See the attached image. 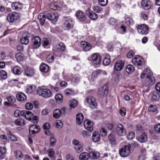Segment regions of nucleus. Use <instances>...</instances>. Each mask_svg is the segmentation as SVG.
Segmentation results:
<instances>
[{
    "label": "nucleus",
    "mask_w": 160,
    "mask_h": 160,
    "mask_svg": "<svg viewBox=\"0 0 160 160\" xmlns=\"http://www.w3.org/2000/svg\"><path fill=\"white\" fill-rule=\"evenodd\" d=\"M37 93L39 96L45 98L51 97L52 95V92L51 90L48 88L42 89L39 88L37 90Z\"/></svg>",
    "instance_id": "nucleus-1"
},
{
    "label": "nucleus",
    "mask_w": 160,
    "mask_h": 160,
    "mask_svg": "<svg viewBox=\"0 0 160 160\" xmlns=\"http://www.w3.org/2000/svg\"><path fill=\"white\" fill-rule=\"evenodd\" d=\"M20 16L18 13L16 12H11L7 15V18L9 22H13L18 20Z\"/></svg>",
    "instance_id": "nucleus-2"
},
{
    "label": "nucleus",
    "mask_w": 160,
    "mask_h": 160,
    "mask_svg": "<svg viewBox=\"0 0 160 160\" xmlns=\"http://www.w3.org/2000/svg\"><path fill=\"white\" fill-rule=\"evenodd\" d=\"M120 155L123 157H127L130 153V146L125 145L122 147L119 151Z\"/></svg>",
    "instance_id": "nucleus-3"
},
{
    "label": "nucleus",
    "mask_w": 160,
    "mask_h": 160,
    "mask_svg": "<svg viewBox=\"0 0 160 160\" xmlns=\"http://www.w3.org/2000/svg\"><path fill=\"white\" fill-rule=\"evenodd\" d=\"M73 20L72 18H68L65 21L62 27L65 30H68L73 27Z\"/></svg>",
    "instance_id": "nucleus-4"
},
{
    "label": "nucleus",
    "mask_w": 160,
    "mask_h": 160,
    "mask_svg": "<svg viewBox=\"0 0 160 160\" xmlns=\"http://www.w3.org/2000/svg\"><path fill=\"white\" fill-rule=\"evenodd\" d=\"M137 31L139 33L142 35H146L148 33V28L146 24L138 25L137 28Z\"/></svg>",
    "instance_id": "nucleus-5"
},
{
    "label": "nucleus",
    "mask_w": 160,
    "mask_h": 160,
    "mask_svg": "<svg viewBox=\"0 0 160 160\" xmlns=\"http://www.w3.org/2000/svg\"><path fill=\"white\" fill-rule=\"evenodd\" d=\"M143 59L140 56H135L132 59V63L135 66H139L142 64Z\"/></svg>",
    "instance_id": "nucleus-6"
},
{
    "label": "nucleus",
    "mask_w": 160,
    "mask_h": 160,
    "mask_svg": "<svg viewBox=\"0 0 160 160\" xmlns=\"http://www.w3.org/2000/svg\"><path fill=\"white\" fill-rule=\"evenodd\" d=\"M86 102L91 108H94L97 106L96 100L95 98L92 96L88 97L86 98Z\"/></svg>",
    "instance_id": "nucleus-7"
},
{
    "label": "nucleus",
    "mask_w": 160,
    "mask_h": 160,
    "mask_svg": "<svg viewBox=\"0 0 160 160\" xmlns=\"http://www.w3.org/2000/svg\"><path fill=\"white\" fill-rule=\"evenodd\" d=\"M116 132L120 136H123L126 134V130L123 126L121 124H118L117 125Z\"/></svg>",
    "instance_id": "nucleus-8"
},
{
    "label": "nucleus",
    "mask_w": 160,
    "mask_h": 160,
    "mask_svg": "<svg viewBox=\"0 0 160 160\" xmlns=\"http://www.w3.org/2000/svg\"><path fill=\"white\" fill-rule=\"evenodd\" d=\"M32 47L34 48H38L41 44V39L38 36L33 37L32 39Z\"/></svg>",
    "instance_id": "nucleus-9"
},
{
    "label": "nucleus",
    "mask_w": 160,
    "mask_h": 160,
    "mask_svg": "<svg viewBox=\"0 0 160 160\" xmlns=\"http://www.w3.org/2000/svg\"><path fill=\"white\" fill-rule=\"evenodd\" d=\"M66 110V108H62L60 110L56 109L53 111V116L54 118H58L61 115L64 114Z\"/></svg>",
    "instance_id": "nucleus-10"
},
{
    "label": "nucleus",
    "mask_w": 160,
    "mask_h": 160,
    "mask_svg": "<svg viewBox=\"0 0 160 160\" xmlns=\"http://www.w3.org/2000/svg\"><path fill=\"white\" fill-rule=\"evenodd\" d=\"M47 18L50 20L52 24H54L58 21V17L56 14L51 13L47 14Z\"/></svg>",
    "instance_id": "nucleus-11"
},
{
    "label": "nucleus",
    "mask_w": 160,
    "mask_h": 160,
    "mask_svg": "<svg viewBox=\"0 0 160 160\" xmlns=\"http://www.w3.org/2000/svg\"><path fill=\"white\" fill-rule=\"evenodd\" d=\"M91 58L92 61L96 64H98L101 62V57L98 53H93L91 56Z\"/></svg>",
    "instance_id": "nucleus-12"
},
{
    "label": "nucleus",
    "mask_w": 160,
    "mask_h": 160,
    "mask_svg": "<svg viewBox=\"0 0 160 160\" xmlns=\"http://www.w3.org/2000/svg\"><path fill=\"white\" fill-rule=\"evenodd\" d=\"M108 89L106 85H104L100 88L98 91V94L102 96H106L108 93Z\"/></svg>",
    "instance_id": "nucleus-13"
},
{
    "label": "nucleus",
    "mask_w": 160,
    "mask_h": 160,
    "mask_svg": "<svg viewBox=\"0 0 160 160\" xmlns=\"http://www.w3.org/2000/svg\"><path fill=\"white\" fill-rule=\"evenodd\" d=\"M84 127L85 128L90 132L93 130V123L92 122L88 120L84 121Z\"/></svg>",
    "instance_id": "nucleus-14"
},
{
    "label": "nucleus",
    "mask_w": 160,
    "mask_h": 160,
    "mask_svg": "<svg viewBox=\"0 0 160 160\" xmlns=\"http://www.w3.org/2000/svg\"><path fill=\"white\" fill-rule=\"evenodd\" d=\"M75 14L77 18L80 21H84L86 18L85 13L81 10L77 11Z\"/></svg>",
    "instance_id": "nucleus-15"
},
{
    "label": "nucleus",
    "mask_w": 160,
    "mask_h": 160,
    "mask_svg": "<svg viewBox=\"0 0 160 160\" xmlns=\"http://www.w3.org/2000/svg\"><path fill=\"white\" fill-rule=\"evenodd\" d=\"M141 5L143 9L148 10L151 8L152 3L149 0H142L141 3Z\"/></svg>",
    "instance_id": "nucleus-16"
},
{
    "label": "nucleus",
    "mask_w": 160,
    "mask_h": 160,
    "mask_svg": "<svg viewBox=\"0 0 160 160\" xmlns=\"http://www.w3.org/2000/svg\"><path fill=\"white\" fill-rule=\"evenodd\" d=\"M24 75L28 77H33L35 74V71L34 69L28 68L25 69L23 72Z\"/></svg>",
    "instance_id": "nucleus-17"
},
{
    "label": "nucleus",
    "mask_w": 160,
    "mask_h": 160,
    "mask_svg": "<svg viewBox=\"0 0 160 160\" xmlns=\"http://www.w3.org/2000/svg\"><path fill=\"white\" fill-rule=\"evenodd\" d=\"M124 63L121 60H118L115 63L114 68L117 71H121L123 68Z\"/></svg>",
    "instance_id": "nucleus-18"
},
{
    "label": "nucleus",
    "mask_w": 160,
    "mask_h": 160,
    "mask_svg": "<svg viewBox=\"0 0 160 160\" xmlns=\"http://www.w3.org/2000/svg\"><path fill=\"white\" fill-rule=\"evenodd\" d=\"M30 37V34L29 33H24L23 37L20 39V42L21 43L26 45L29 42V38Z\"/></svg>",
    "instance_id": "nucleus-19"
},
{
    "label": "nucleus",
    "mask_w": 160,
    "mask_h": 160,
    "mask_svg": "<svg viewBox=\"0 0 160 160\" xmlns=\"http://www.w3.org/2000/svg\"><path fill=\"white\" fill-rule=\"evenodd\" d=\"M81 46L85 51L90 50L92 47L90 44L85 41H82L81 42Z\"/></svg>",
    "instance_id": "nucleus-20"
},
{
    "label": "nucleus",
    "mask_w": 160,
    "mask_h": 160,
    "mask_svg": "<svg viewBox=\"0 0 160 160\" xmlns=\"http://www.w3.org/2000/svg\"><path fill=\"white\" fill-rule=\"evenodd\" d=\"M12 7L13 10L18 11L21 10L23 8L22 4L18 2H13L12 5Z\"/></svg>",
    "instance_id": "nucleus-21"
},
{
    "label": "nucleus",
    "mask_w": 160,
    "mask_h": 160,
    "mask_svg": "<svg viewBox=\"0 0 160 160\" xmlns=\"http://www.w3.org/2000/svg\"><path fill=\"white\" fill-rule=\"evenodd\" d=\"M155 80L152 76L146 77L145 79V84L146 86L152 85L154 84Z\"/></svg>",
    "instance_id": "nucleus-22"
},
{
    "label": "nucleus",
    "mask_w": 160,
    "mask_h": 160,
    "mask_svg": "<svg viewBox=\"0 0 160 160\" xmlns=\"http://www.w3.org/2000/svg\"><path fill=\"white\" fill-rule=\"evenodd\" d=\"M86 12L87 15L92 20H96L98 18V15L94 12L89 10H87Z\"/></svg>",
    "instance_id": "nucleus-23"
},
{
    "label": "nucleus",
    "mask_w": 160,
    "mask_h": 160,
    "mask_svg": "<svg viewBox=\"0 0 160 160\" xmlns=\"http://www.w3.org/2000/svg\"><path fill=\"white\" fill-rule=\"evenodd\" d=\"M16 97L17 100L20 102L25 101L27 98L26 96L21 92H19L17 94Z\"/></svg>",
    "instance_id": "nucleus-24"
},
{
    "label": "nucleus",
    "mask_w": 160,
    "mask_h": 160,
    "mask_svg": "<svg viewBox=\"0 0 160 160\" xmlns=\"http://www.w3.org/2000/svg\"><path fill=\"white\" fill-rule=\"evenodd\" d=\"M24 114H23L22 116H24L26 119L28 120H32V113L30 111L24 110Z\"/></svg>",
    "instance_id": "nucleus-25"
},
{
    "label": "nucleus",
    "mask_w": 160,
    "mask_h": 160,
    "mask_svg": "<svg viewBox=\"0 0 160 160\" xmlns=\"http://www.w3.org/2000/svg\"><path fill=\"white\" fill-rule=\"evenodd\" d=\"M148 139L147 135L145 133H143L138 138V141L141 143L145 142Z\"/></svg>",
    "instance_id": "nucleus-26"
},
{
    "label": "nucleus",
    "mask_w": 160,
    "mask_h": 160,
    "mask_svg": "<svg viewBox=\"0 0 160 160\" xmlns=\"http://www.w3.org/2000/svg\"><path fill=\"white\" fill-rule=\"evenodd\" d=\"M46 17L47 15H45L44 13H40L39 14L38 18L42 25H44Z\"/></svg>",
    "instance_id": "nucleus-27"
},
{
    "label": "nucleus",
    "mask_w": 160,
    "mask_h": 160,
    "mask_svg": "<svg viewBox=\"0 0 160 160\" xmlns=\"http://www.w3.org/2000/svg\"><path fill=\"white\" fill-rule=\"evenodd\" d=\"M79 158L80 160H88L90 158L89 153L86 152H82L80 154Z\"/></svg>",
    "instance_id": "nucleus-28"
},
{
    "label": "nucleus",
    "mask_w": 160,
    "mask_h": 160,
    "mask_svg": "<svg viewBox=\"0 0 160 160\" xmlns=\"http://www.w3.org/2000/svg\"><path fill=\"white\" fill-rule=\"evenodd\" d=\"M100 139V136L99 133L97 132H94L93 133L92 140L95 142H97Z\"/></svg>",
    "instance_id": "nucleus-29"
},
{
    "label": "nucleus",
    "mask_w": 160,
    "mask_h": 160,
    "mask_svg": "<svg viewBox=\"0 0 160 160\" xmlns=\"http://www.w3.org/2000/svg\"><path fill=\"white\" fill-rule=\"evenodd\" d=\"M22 68L18 66H16L14 67L13 69V73L16 75H20L22 73Z\"/></svg>",
    "instance_id": "nucleus-30"
},
{
    "label": "nucleus",
    "mask_w": 160,
    "mask_h": 160,
    "mask_svg": "<svg viewBox=\"0 0 160 160\" xmlns=\"http://www.w3.org/2000/svg\"><path fill=\"white\" fill-rule=\"evenodd\" d=\"M90 158L92 159H97L100 157L99 153L97 152L93 151L89 153Z\"/></svg>",
    "instance_id": "nucleus-31"
},
{
    "label": "nucleus",
    "mask_w": 160,
    "mask_h": 160,
    "mask_svg": "<svg viewBox=\"0 0 160 160\" xmlns=\"http://www.w3.org/2000/svg\"><path fill=\"white\" fill-rule=\"evenodd\" d=\"M83 116L81 113H79L76 116V122L78 124H81L83 121Z\"/></svg>",
    "instance_id": "nucleus-32"
},
{
    "label": "nucleus",
    "mask_w": 160,
    "mask_h": 160,
    "mask_svg": "<svg viewBox=\"0 0 160 160\" xmlns=\"http://www.w3.org/2000/svg\"><path fill=\"white\" fill-rule=\"evenodd\" d=\"M49 69V66L45 64H42L40 66V71L45 73L48 72Z\"/></svg>",
    "instance_id": "nucleus-33"
},
{
    "label": "nucleus",
    "mask_w": 160,
    "mask_h": 160,
    "mask_svg": "<svg viewBox=\"0 0 160 160\" xmlns=\"http://www.w3.org/2000/svg\"><path fill=\"white\" fill-rule=\"evenodd\" d=\"M7 135L12 141H17V137L9 130L7 131Z\"/></svg>",
    "instance_id": "nucleus-34"
},
{
    "label": "nucleus",
    "mask_w": 160,
    "mask_h": 160,
    "mask_svg": "<svg viewBox=\"0 0 160 160\" xmlns=\"http://www.w3.org/2000/svg\"><path fill=\"white\" fill-rule=\"evenodd\" d=\"M108 138L112 144L114 145L116 144V141L113 134H109L108 136Z\"/></svg>",
    "instance_id": "nucleus-35"
},
{
    "label": "nucleus",
    "mask_w": 160,
    "mask_h": 160,
    "mask_svg": "<svg viewBox=\"0 0 160 160\" xmlns=\"http://www.w3.org/2000/svg\"><path fill=\"white\" fill-rule=\"evenodd\" d=\"M125 69L128 74L134 71V68L132 65L129 64L127 66Z\"/></svg>",
    "instance_id": "nucleus-36"
},
{
    "label": "nucleus",
    "mask_w": 160,
    "mask_h": 160,
    "mask_svg": "<svg viewBox=\"0 0 160 160\" xmlns=\"http://www.w3.org/2000/svg\"><path fill=\"white\" fill-rule=\"evenodd\" d=\"M56 102L58 103H60L63 101V96L61 94H57L55 97Z\"/></svg>",
    "instance_id": "nucleus-37"
},
{
    "label": "nucleus",
    "mask_w": 160,
    "mask_h": 160,
    "mask_svg": "<svg viewBox=\"0 0 160 160\" xmlns=\"http://www.w3.org/2000/svg\"><path fill=\"white\" fill-rule=\"evenodd\" d=\"M23 57V54L22 52H18L15 56L16 58L18 61H22L24 59Z\"/></svg>",
    "instance_id": "nucleus-38"
},
{
    "label": "nucleus",
    "mask_w": 160,
    "mask_h": 160,
    "mask_svg": "<svg viewBox=\"0 0 160 160\" xmlns=\"http://www.w3.org/2000/svg\"><path fill=\"white\" fill-rule=\"evenodd\" d=\"M16 125L18 126H23L25 124L24 120L21 118H18L15 121Z\"/></svg>",
    "instance_id": "nucleus-39"
},
{
    "label": "nucleus",
    "mask_w": 160,
    "mask_h": 160,
    "mask_svg": "<svg viewBox=\"0 0 160 160\" xmlns=\"http://www.w3.org/2000/svg\"><path fill=\"white\" fill-rule=\"evenodd\" d=\"M56 142L55 138L54 137L53 134H51L50 139V144L51 147L54 146Z\"/></svg>",
    "instance_id": "nucleus-40"
},
{
    "label": "nucleus",
    "mask_w": 160,
    "mask_h": 160,
    "mask_svg": "<svg viewBox=\"0 0 160 160\" xmlns=\"http://www.w3.org/2000/svg\"><path fill=\"white\" fill-rule=\"evenodd\" d=\"M6 149L4 147H0V159H2L3 158V155L6 153Z\"/></svg>",
    "instance_id": "nucleus-41"
},
{
    "label": "nucleus",
    "mask_w": 160,
    "mask_h": 160,
    "mask_svg": "<svg viewBox=\"0 0 160 160\" xmlns=\"http://www.w3.org/2000/svg\"><path fill=\"white\" fill-rule=\"evenodd\" d=\"M110 58V56L108 55L104 58L103 61V63L104 65L107 66L110 64L111 62Z\"/></svg>",
    "instance_id": "nucleus-42"
},
{
    "label": "nucleus",
    "mask_w": 160,
    "mask_h": 160,
    "mask_svg": "<svg viewBox=\"0 0 160 160\" xmlns=\"http://www.w3.org/2000/svg\"><path fill=\"white\" fill-rule=\"evenodd\" d=\"M0 76L3 79H5L7 78V72L4 70H2L0 71Z\"/></svg>",
    "instance_id": "nucleus-43"
},
{
    "label": "nucleus",
    "mask_w": 160,
    "mask_h": 160,
    "mask_svg": "<svg viewBox=\"0 0 160 160\" xmlns=\"http://www.w3.org/2000/svg\"><path fill=\"white\" fill-rule=\"evenodd\" d=\"M101 72L100 69L97 70L96 71L93 72L91 75V77L92 79H94L97 77L98 74H100Z\"/></svg>",
    "instance_id": "nucleus-44"
},
{
    "label": "nucleus",
    "mask_w": 160,
    "mask_h": 160,
    "mask_svg": "<svg viewBox=\"0 0 160 160\" xmlns=\"http://www.w3.org/2000/svg\"><path fill=\"white\" fill-rule=\"evenodd\" d=\"M24 112L23 111H21L19 110H16L14 112V116L16 117H19L20 115L22 116Z\"/></svg>",
    "instance_id": "nucleus-45"
},
{
    "label": "nucleus",
    "mask_w": 160,
    "mask_h": 160,
    "mask_svg": "<svg viewBox=\"0 0 160 160\" xmlns=\"http://www.w3.org/2000/svg\"><path fill=\"white\" fill-rule=\"evenodd\" d=\"M78 104V102L76 100L74 99H72L70 100L69 106L72 108H74Z\"/></svg>",
    "instance_id": "nucleus-46"
},
{
    "label": "nucleus",
    "mask_w": 160,
    "mask_h": 160,
    "mask_svg": "<svg viewBox=\"0 0 160 160\" xmlns=\"http://www.w3.org/2000/svg\"><path fill=\"white\" fill-rule=\"evenodd\" d=\"M64 92L66 95H69L72 94L74 92L72 89L67 88L64 90Z\"/></svg>",
    "instance_id": "nucleus-47"
},
{
    "label": "nucleus",
    "mask_w": 160,
    "mask_h": 160,
    "mask_svg": "<svg viewBox=\"0 0 160 160\" xmlns=\"http://www.w3.org/2000/svg\"><path fill=\"white\" fill-rule=\"evenodd\" d=\"M159 98V96L157 92H154L152 93V99L153 101H157Z\"/></svg>",
    "instance_id": "nucleus-48"
},
{
    "label": "nucleus",
    "mask_w": 160,
    "mask_h": 160,
    "mask_svg": "<svg viewBox=\"0 0 160 160\" xmlns=\"http://www.w3.org/2000/svg\"><path fill=\"white\" fill-rule=\"evenodd\" d=\"M54 57L53 54H50L48 55L46 59L49 62H52L54 60Z\"/></svg>",
    "instance_id": "nucleus-49"
},
{
    "label": "nucleus",
    "mask_w": 160,
    "mask_h": 160,
    "mask_svg": "<svg viewBox=\"0 0 160 160\" xmlns=\"http://www.w3.org/2000/svg\"><path fill=\"white\" fill-rule=\"evenodd\" d=\"M65 46L64 44L62 42L58 44L57 46V48L61 51H64L65 49Z\"/></svg>",
    "instance_id": "nucleus-50"
},
{
    "label": "nucleus",
    "mask_w": 160,
    "mask_h": 160,
    "mask_svg": "<svg viewBox=\"0 0 160 160\" xmlns=\"http://www.w3.org/2000/svg\"><path fill=\"white\" fill-rule=\"evenodd\" d=\"M48 154L50 158H52L55 154L54 151L53 149L50 148L48 150Z\"/></svg>",
    "instance_id": "nucleus-51"
},
{
    "label": "nucleus",
    "mask_w": 160,
    "mask_h": 160,
    "mask_svg": "<svg viewBox=\"0 0 160 160\" xmlns=\"http://www.w3.org/2000/svg\"><path fill=\"white\" fill-rule=\"evenodd\" d=\"M144 72L146 75V77L152 76V72L149 69H146L144 71Z\"/></svg>",
    "instance_id": "nucleus-52"
},
{
    "label": "nucleus",
    "mask_w": 160,
    "mask_h": 160,
    "mask_svg": "<svg viewBox=\"0 0 160 160\" xmlns=\"http://www.w3.org/2000/svg\"><path fill=\"white\" fill-rule=\"evenodd\" d=\"M135 134L132 132H130L127 136L128 140H131L135 137Z\"/></svg>",
    "instance_id": "nucleus-53"
},
{
    "label": "nucleus",
    "mask_w": 160,
    "mask_h": 160,
    "mask_svg": "<svg viewBox=\"0 0 160 160\" xmlns=\"http://www.w3.org/2000/svg\"><path fill=\"white\" fill-rule=\"evenodd\" d=\"M148 110L150 112H155L157 110V107L155 105H151L148 108Z\"/></svg>",
    "instance_id": "nucleus-54"
},
{
    "label": "nucleus",
    "mask_w": 160,
    "mask_h": 160,
    "mask_svg": "<svg viewBox=\"0 0 160 160\" xmlns=\"http://www.w3.org/2000/svg\"><path fill=\"white\" fill-rule=\"evenodd\" d=\"M99 4L102 6L106 5L108 3V0H98Z\"/></svg>",
    "instance_id": "nucleus-55"
},
{
    "label": "nucleus",
    "mask_w": 160,
    "mask_h": 160,
    "mask_svg": "<svg viewBox=\"0 0 160 160\" xmlns=\"http://www.w3.org/2000/svg\"><path fill=\"white\" fill-rule=\"evenodd\" d=\"M7 99L9 102L11 103H14L16 101L15 98L13 96L7 97Z\"/></svg>",
    "instance_id": "nucleus-56"
},
{
    "label": "nucleus",
    "mask_w": 160,
    "mask_h": 160,
    "mask_svg": "<svg viewBox=\"0 0 160 160\" xmlns=\"http://www.w3.org/2000/svg\"><path fill=\"white\" fill-rule=\"evenodd\" d=\"M93 10L97 13H100L102 11V8L99 6H95L93 7Z\"/></svg>",
    "instance_id": "nucleus-57"
},
{
    "label": "nucleus",
    "mask_w": 160,
    "mask_h": 160,
    "mask_svg": "<svg viewBox=\"0 0 160 160\" xmlns=\"http://www.w3.org/2000/svg\"><path fill=\"white\" fill-rule=\"evenodd\" d=\"M55 126L57 128H61L63 126V123L60 120H58L56 122Z\"/></svg>",
    "instance_id": "nucleus-58"
},
{
    "label": "nucleus",
    "mask_w": 160,
    "mask_h": 160,
    "mask_svg": "<svg viewBox=\"0 0 160 160\" xmlns=\"http://www.w3.org/2000/svg\"><path fill=\"white\" fill-rule=\"evenodd\" d=\"M14 155L16 158H22L23 157V155L21 152L20 151H17L14 153Z\"/></svg>",
    "instance_id": "nucleus-59"
},
{
    "label": "nucleus",
    "mask_w": 160,
    "mask_h": 160,
    "mask_svg": "<svg viewBox=\"0 0 160 160\" xmlns=\"http://www.w3.org/2000/svg\"><path fill=\"white\" fill-rule=\"evenodd\" d=\"M74 149L76 150V151L78 152L79 153L83 150L82 148L80 145L75 146L74 147Z\"/></svg>",
    "instance_id": "nucleus-60"
},
{
    "label": "nucleus",
    "mask_w": 160,
    "mask_h": 160,
    "mask_svg": "<svg viewBox=\"0 0 160 160\" xmlns=\"http://www.w3.org/2000/svg\"><path fill=\"white\" fill-rule=\"evenodd\" d=\"M25 108L26 109L30 110L33 108V105L30 102H28L26 104Z\"/></svg>",
    "instance_id": "nucleus-61"
},
{
    "label": "nucleus",
    "mask_w": 160,
    "mask_h": 160,
    "mask_svg": "<svg viewBox=\"0 0 160 160\" xmlns=\"http://www.w3.org/2000/svg\"><path fill=\"white\" fill-rule=\"evenodd\" d=\"M154 130L156 132L160 134V124H158L154 126Z\"/></svg>",
    "instance_id": "nucleus-62"
},
{
    "label": "nucleus",
    "mask_w": 160,
    "mask_h": 160,
    "mask_svg": "<svg viewBox=\"0 0 160 160\" xmlns=\"http://www.w3.org/2000/svg\"><path fill=\"white\" fill-rule=\"evenodd\" d=\"M125 22L126 24L128 25H129L132 23V20L130 18H127L125 19Z\"/></svg>",
    "instance_id": "nucleus-63"
},
{
    "label": "nucleus",
    "mask_w": 160,
    "mask_h": 160,
    "mask_svg": "<svg viewBox=\"0 0 160 160\" xmlns=\"http://www.w3.org/2000/svg\"><path fill=\"white\" fill-rule=\"evenodd\" d=\"M49 41L46 38H44L42 41V44L45 47L48 45Z\"/></svg>",
    "instance_id": "nucleus-64"
}]
</instances>
